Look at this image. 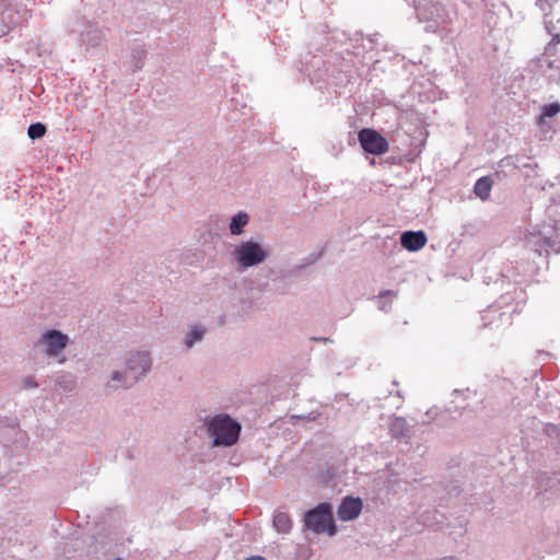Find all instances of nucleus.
<instances>
[{
  "label": "nucleus",
  "mask_w": 560,
  "mask_h": 560,
  "mask_svg": "<svg viewBox=\"0 0 560 560\" xmlns=\"http://www.w3.org/2000/svg\"><path fill=\"white\" fill-rule=\"evenodd\" d=\"M205 427L214 447H230L237 443L242 430L238 421L226 413L207 417Z\"/></svg>",
  "instance_id": "1"
},
{
  "label": "nucleus",
  "mask_w": 560,
  "mask_h": 560,
  "mask_svg": "<svg viewBox=\"0 0 560 560\" xmlns=\"http://www.w3.org/2000/svg\"><path fill=\"white\" fill-rule=\"evenodd\" d=\"M270 256V248L259 241L250 237L246 241H241L235 245L232 257L240 270H247L257 267L265 262Z\"/></svg>",
  "instance_id": "2"
},
{
  "label": "nucleus",
  "mask_w": 560,
  "mask_h": 560,
  "mask_svg": "<svg viewBox=\"0 0 560 560\" xmlns=\"http://www.w3.org/2000/svg\"><path fill=\"white\" fill-rule=\"evenodd\" d=\"M525 246L538 256L560 253V226L557 224L544 225L541 230L526 235Z\"/></svg>",
  "instance_id": "3"
},
{
  "label": "nucleus",
  "mask_w": 560,
  "mask_h": 560,
  "mask_svg": "<svg viewBox=\"0 0 560 560\" xmlns=\"http://www.w3.org/2000/svg\"><path fill=\"white\" fill-rule=\"evenodd\" d=\"M304 530H311L314 534L327 533L329 536L337 534V525L334 521L332 506L330 503L323 502L305 512Z\"/></svg>",
  "instance_id": "4"
},
{
  "label": "nucleus",
  "mask_w": 560,
  "mask_h": 560,
  "mask_svg": "<svg viewBox=\"0 0 560 560\" xmlns=\"http://www.w3.org/2000/svg\"><path fill=\"white\" fill-rule=\"evenodd\" d=\"M332 56L324 59L319 55L311 56L310 60L305 61L306 71L312 81L320 82L329 78H337V73L343 71L342 66H337L331 62Z\"/></svg>",
  "instance_id": "5"
},
{
  "label": "nucleus",
  "mask_w": 560,
  "mask_h": 560,
  "mask_svg": "<svg viewBox=\"0 0 560 560\" xmlns=\"http://www.w3.org/2000/svg\"><path fill=\"white\" fill-rule=\"evenodd\" d=\"M127 373L131 375L127 384H137L145 377L152 369V358L148 350H137L127 357L125 361Z\"/></svg>",
  "instance_id": "6"
},
{
  "label": "nucleus",
  "mask_w": 560,
  "mask_h": 560,
  "mask_svg": "<svg viewBox=\"0 0 560 560\" xmlns=\"http://www.w3.org/2000/svg\"><path fill=\"white\" fill-rule=\"evenodd\" d=\"M68 335L56 328L44 331L38 338L36 346L44 348V353L48 358L59 357L69 345Z\"/></svg>",
  "instance_id": "7"
},
{
  "label": "nucleus",
  "mask_w": 560,
  "mask_h": 560,
  "mask_svg": "<svg viewBox=\"0 0 560 560\" xmlns=\"http://www.w3.org/2000/svg\"><path fill=\"white\" fill-rule=\"evenodd\" d=\"M417 18L420 22H447V13L441 0H419L416 5Z\"/></svg>",
  "instance_id": "8"
},
{
  "label": "nucleus",
  "mask_w": 560,
  "mask_h": 560,
  "mask_svg": "<svg viewBox=\"0 0 560 560\" xmlns=\"http://www.w3.org/2000/svg\"><path fill=\"white\" fill-rule=\"evenodd\" d=\"M358 140L364 152L373 155H382L388 151V141L378 131L372 128H363L358 132Z\"/></svg>",
  "instance_id": "9"
},
{
  "label": "nucleus",
  "mask_w": 560,
  "mask_h": 560,
  "mask_svg": "<svg viewBox=\"0 0 560 560\" xmlns=\"http://www.w3.org/2000/svg\"><path fill=\"white\" fill-rule=\"evenodd\" d=\"M510 299V295H502L500 305H492L488 310L483 311L481 314V319L483 320V327H490L493 326L499 327V324L497 322H500V324H509L511 318V313H508L505 311H501V306L504 304H508V301Z\"/></svg>",
  "instance_id": "10"
},
{
  "label": "nucleus",
  "mask_w": 560,
  "mask_h": 560,
  "mask_svg": "<svg viewBox=\"0 0 560 560\" xmlns=\"http://www.w3.org/2000/svg\"><path fill=\"white\" fill-rule=\"evenodd\" d=\"M363 508V502L360 498L348 495L342 499L337 510L338 517L343 522L355 520Z\"/></svg>",
  "instance_id": "11"
},
{
  "label": "nucleus",
  "mask_w": 560,
  "mask_h": 560,
  "mask_svg": "<svg viewBox=\"0 0 560 560\" xmlns=\"http://www.w3.org/2000/svg\"><path fill=\"white\" fill-rule=\"evenodd\" d=\"M427 235L423 231H405L400 234L401 246L409 252H418L427 244Z\"/></svg>",
  "instance_id": "12"
},
{
  "label": "nucleus",
  "mask_w": 560,
  "mask_h": 560,
  "mask_svg": "<svg viewBox=\"0 0 560 560\" xmlns=\"http://www.w3.org/2000/svg\"><path fill=\"white\" fill-rule=\"evenodd\" d=\"M103 32L93 23L88 22L80 31V40L82 44L96 47L102 43Z\"/></svg>",
  "instance_id": "13"
},
{
  "label": "nucleus",
  "mask_w": 560,
  "mask_h": 560,
  "mask_svg": "<svg viewBox=\"0 0 560 560\" xmlns=\"http://www.w3.org/2000/svg\"><path fill=\"white\" fill-rule=\"evenodd\" d=\"M548 54H542L532 59L527 65V70L534 75L546 74L548 70L559 69L555 60L546 58Z\"/></svg>",
  "instance_id": "14"
},
{
  "label": "nucleus",
  "mask_w": 560,
  "mask_h": 560,
  "mask_svg": "<svg viewBox=\"0 0 560 560\" xmlns=\"http://www.w3.org/2000/svg\"><path fill=\"white\" fill-rule=\"evenodd\" d=\"M16 23L8 0H0V37L7 34L10 27Z\"/></svg>",
  "instance_id": "15"
},
{
  "label": "nucleus",
  "mask_w": 560,
  "mask_h": 560,
  "mask_svg": "<svg viewBox=\"0 0 560 560\" xmlns=\"http://www.w3.org/2000/svg\"><path fill=\"white\" fill-rule=\"evenodd\" d=\"M389 433L397 440L409 438L410 425L405 418L395 417L389 424Z\"/></svg>",
  "instance_id": "16"
},
{
  "label": "nucleus",
  "mask_w": 560,
  "mask_h": 560,
  "mask_svg": "<svg viewBox=\"0 0 560 560\" xmlns=\"http://www.w3.org/2000/svg\"><path fill=\"white\" fill-rule=\"evenodd\" d=\"M249 222V215L244 212L240 211L235 215L232 217L229 229L230 233L232 235H241L244 233V228Z\"/></svg>",
  "instance_id": "17"
},
{
  "label": "nucleus",
  "mask_w": 560,
  "mask_h": 560,
  "mask_svg": "<svg viewBox=\"0 0 560 560\" xmlns=\"http://www.w3.org/2000/svg\"><path fill=\"white\" fill-rule=\"evenodd\" d=\"M492 184L493 180L490 176H482L475 183L474 192L477 197L485 201L490 197Z\"/></svg>",
  "instance_id": "18"
},
{
  "label": "nucleus",
  "mask_w": 560,
  "mask_h": 560,
  "mask_svg": "<svg viewBox=\"0 0 560 560\" xmlns=\"http://www.w3.org/2000/svg\"><path fill=\"white\" fill-rule=\"evenodd\" d=\"M148 51L141 45H136L130 54V65L132 72H137L142 69L144 59L147 58Z\"/></svg>",
  "instance_id": "19"
},
{
  "label": "nucleus",
  "mask_w": 560,
  "mask_h": 560,
  "mask_svg": "<svg viewBox=\"0 0 560 560\" xmlns=\"http://www.w3.org/2000/svg\"><path fill=\"white\" fill-rule=\"evenodd\" d=\"M206 334V329L201 325L194 326L184 338V345L187 349H191L197 342L201 341Z\"/></svg>",
  "instance_id": "20"
},
{
  "label": "nucleus",
  "mask_w": 560,
  "mask_h": 560,
  "mask_svg": "<svg viewBox=\"0 0 560 560\" xmlns=\"http://www.w3.org/2000/svg\"><path fill=\"white\" fill-rule=\"evenodd\" d=\"M273 526L278 533H289L292 527V521L289 514L281 511L277 512L273 516Z\"/></svg>",
  "instance_id": "21"
},
{
  "label": "nucleus",
  "mask_w": 560,
  "mask_h": 560,
  "mask_svg": "<svg viewBox=\"0 0 560 560\" xmlns=\"http://www.w3.org/2000/svg\"><path fill=\"white\" fill-rule=\"evenodd\" d=\"M560 113V103L552 102L549 104H545L540 108V115L537 118V124L542 125L546 118H552Z\"/></svg>",
  "instance_id": "22"
},
{
  "label": "nucleus",
  "mask_w": 560,
  "mask_h": 560,
  "mask_svg": "<svg viewBox=\"0 0 560 560\" xmlns=\"http://www.w3.org/2000/svg\"><path fill=\"white\" fill-rule=\"evenodd\" d=\"M131 375H129L127 373V369L125 368V371L121 372V371H114L112 373V382H117L118 385H112L109 384L108 386L109 387H113V388H118V387H124V388H130L132 387L135 384H127L130 380Z\"/></svg>",
  "instance_id": "23"
},
{
  "label": "nucleus",
  "mask_w": 560,
  "mask_h": 560,
  "mask_svg": "<svg viewBox=\"0 0 560 560\" xmlns=\"http://www.w3.org/2000/svg\"><path fill=\"white\" fill-rule=\"evenodd\" d=\"M47 128L42 122H33L28 126L27 136L32 140L40 139L45 136Z\"/></svg>",
  "instance_id": "24"
},
{
  "label": "nucleus",
  "mask_w": 560,
  "mask_h": 560,
  "mask_svg": "<svg viewBox=\"0 0 560 560\" xmlns=\"http://www.w3.org/2000/svg\"><path fill=\"white\" fill-rule=\"evenodd\" d=\"M323 256V252H314L311 253L307 257L303 259V262L301 265L295 266L292 269V272L298 273L301 270L305 269L306 267L315 264L317 260H319Z\"/></svg>",
  "instance_id": "25"
},
{
  "label": "nucleus",
  "mask_w": 560,
  "mask_h": 560,
  "mask_svg": "<svg viewBox=\"0 0 560 560\" xmlns=\"http://www.w3.org/2000/svg\"><path fill=\"white\" fill-rule=\"evenodd\" d=\"M55 384L56 386L62 388L66 392H71L75 383L71 375L59 374L56 377Z\"/></svg>",
  "instance_id": "26"
},
{
  "label": "nucleus",
  "mask_w": 560,
  "mask_h": 560,
  "mask_svg": "<svg viewBox=\"0 0 560 560\" xmlns=\"http://www.w3.org/2000/svg\"><path fill=\"white\" fill-rule=\"evenodd\" d=\"M536 5L545 13V26L548 33H551L552 21L548 19V11L551 9V0H537Z\"/></svg>",
  "instance_id": "27"
},
{
  "label": "nucleus",
  "mask_w": 560,
  "mask_h": 560,
  "mask_svg": "<svg viewBox=\"0 0 560 560\" xmlns=\"http://www.w3.org/2000/svg\"><path fill=\"white\" fill-rule=\"evenodd\" d=\"M394 292L390 291V290H384V291H381L380 294H378V299H380V306L378 308L382 310V311H385V312H388L389 308H390V302L387 303V302H383V300L387 296H390L393 295Z\"/></svg>",
  "instance_id": "28"
},
{
  "label": "nucleus",
  "mask_w": 560,
  "mask_h": 560,
  "mask_svg": "<svg viewBox=\"0 0 560 560\" xmlns=\"http://www.w3.org/2000/svg\"><path fill=\"white\" fill-rule=\"evenodd\" d=\"M552 28V25L550 26ZM552 35L551 40L548 43V45L545 47V54H553L552 47L558 45L560 43V34L559 33H549Z\"/></svg>",
  "instance_id": "29"
},
{
  "label": "nucleus",
  "mask_w": 560,
  "mask_h": 560,
  "mask_svg": "<svg viewBox=\"0 0 560 560\" xmlns=\"http://www.w3.org/2000/svg\"><path fill=\"white\" fill-rule=\"evenodd\" d=\"M22 385H23L24 389L37 388L38 387V383L32 376L24 377L22 380Z\"/></svg>",
  "instance_id": "30"
},
{
  "label": "nucleus",
  "mask_w": 560,
  "mask_h": 560,
  "mask_svg": "<svg viewBox=\"0 0 560 560\" xmlns=\"http://www.w3.org/2000/svg\"><path fill=\"white\" fill-rule=\"evenodd\" d=\"M445 412L451 413L454 420H457L462 416V411L457 408H455L453 411L448 408L445 410Z\"/></svg>",
  "instance_id": "31"
},
{
  "label": "nucleus",
  "mask_w": 560,
  "mask_h": 560,
  "mask_svg": "<svg viewBox=\"0 0 560 560\" xmlns=\"http://www.w3.org/2000/svg\"><path fill=\"white\" fill-rule=\"evenodd\" d=\"M313 340L320 341V342H331L332 341L331 339L326 338V337H315V338H313Z\"/></svg>",
  "instance_id": "32"
},
{
  "label": "nucleus",
  "mask_w": 560,
  "mask_h": 560,
  "mask_svg": "<svg viewBox=\"0 0 560 560\" xmlns=\"http://www.w3.org/2000/svg\"><path fill=\"white\" fill-rule=\"evenodd\" d=\"M245 560H266V558H264L262 556H250Z\"/></svg>",
  "instance_id": "33"
},
{
  "label": "nucleus",
  "mask_w": 560,
  "mask_h": 560,
  "mask_svg": "<svg viewBox=\"0 0 560 560\" xmlns=\"http://www.w3.org/2000/svg\"><path fill=\"white\" fill-rule=\"evenodd\" d=\"M510 158H505L501 160V163H504L505 161H509Z\"/></svg>",
  "instance_id": "34"
},
{
  "label": "nucleus",
  "mask_w": 560,
  "mask_h": 560,
  "mask_svg": "<svg viewBox=\"0 0 560 560\" xmlns=\"http://www.w3.org/2000/svg\"><path fill=\"white\" fill-rule=\"evenodd\" d=\"M510 158H505L501 160V163H504L505 161H509Z\"/></svg>",
  "instance_id": "35"
},
{
  "label": "nucleus",
  "mask_w": 560,
  "mask_h": 560,
  "mask_svg": "<svg viewBox=\"0 0 560 560\" xmlns=\"http://www.w3.org/2000/svg\"><path fill=\"white\" fill-rule=\"evenodd\" d=\"M510 158H505L501 160V163H504L505 161H509Z\"/></svg>",
  "instance_id": "36"
}]
</instances>
